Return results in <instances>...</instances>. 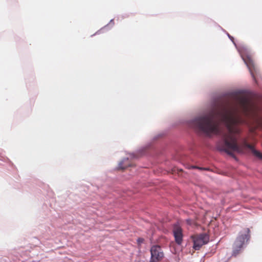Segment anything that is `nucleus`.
<instances>
[{
	"mask_svg": "<svg viewBox=\"0 0 262 262\" xmlns=\"http://www.w3.org/2000/svg\"><path fill=\"white\" fill-rule=\"evenodd\" d=\"M254 105L245 96L236 94L234 102L228 103L220 108H214L208 113L196 117L192 121L191 125L195 129L209 135L219 134L220 133L219 119L224 123L228 132L223 133L222 140L217 144V148L228 155L233 156L234 152L243 154L244 147L247 148V139L243 140L242 145L237 143L235 135L240 133L237 126L240 124L248 125L250 123L248 119L256 118Z\"/></svg>",
	"mask_w": 262,
	"mask_h": 262,
	"instance_id": "nucleus-1",
	"label": "nucleus"
},
{
	"mask_svg": "<svg viewBox=\"0 0 262 262\" xmlns=\"http://www.w3.org/2000/svg\"><path fill=\"white\" fill-rule=\"evenodd\" d=\"M250 237V229L249 228H245L240 232L233 245V255L235 256L239 253L245 241H247Z\"/></svg>",
	"mask_w": 262,
	"mask_h": 262,
	"instance_id": "nucleus-2",
	"label": "nucleus"
},
{
	"mask_svg": "<svg viewBox=\"0 0 262 262\" xmlns=\"http://www.w3.org/2000/svg\"><path fill=\"white\" fill-rule=\"evenodd\" d=\"M209 241V236L206 233L200 234L193 237V248L199 250L202 246L207 244Z\"/></svg>",
	"mask_w": 262,
	"mask_h": 262,
	"instance_id": "nucleus-3",
	"label": "nucleus"
},
{
	"mask_svg": "<svg viewBox=\"0 0 262 262\" xmlns=\"http://www.w3.org/2000/svg\"><path fill=\"white\" fill-rule=\"evenodd\" d=\"M150 253V262H159L162 260L164 256L162 249L159 246H153L151 248Z\"/></svg>",
	"mask_w": 262,
	"mask_h": 262,
	"instance_id": "nucleus-4",
	"label": "nucleus"
},
{
	"mask_svg": "<svg viewBox=\"0 0 262 262\" xmlns=\"http://www.w3.org/2000/svg\"><path fill=\"white\" fill-rule=\"evenodd\" d=\"M175 241L178 245H181L183 241V233L182 228L178 226H174L173 230Z\"/></svg>",
	"mask_w": 262,
	"mask_h": 262,
	"instance_id": "nucleus-5",
	"label": "nucleus"
},
{
	"mask_svg": "<svg viewBox=\"0 0 262 262\" xmlns=\"http://www.w3.org/2000/svg\"><path fill=\"white\" fill-rule=\"evenodd\" d=\"M244 61L246 65L247 66L250 72L253 77V78H255L253 72V69H254V65L253 60L250 58H247V59H244Z\"/></svg>",
	"mask_w": 262,
	"mask_h": 262,
	"instance_id": "nucleus-6",
	"label": "nucleus"
},
{
	"mask_svg": "<svg viewBox=\"0 0 262 262\" xmlns=\"http://www.w3.org/2000/svg\"><path fill=\"white\" fill-rule=\"evenodd\" d=\"M131 166L128 158L123 159L119 164L118 168L119 169H124L126 168Z\"/></svg>",
	"mask_w": 262,
	"mask_h": 262,
	"instance_id": "nucleus-7",
	"label": "nucleus"
},
{
	"mask_svg": "<svg viewBox=\"0 0 262 262\" xmlns=\"http://www.w3.org/2000/svg\"><path fill=\"white\" fill-rule=\"evenodd\" d=\"M253 154L256 157L258 158L259 159L262 160V153H261L260 152H259V151H258L256 150L255 151H254Z\"/></svg>",
	"mask_w": 262,
	"mask_h": 262,
	"instance_id": "nucleus-8",
	"label": "nucleus"
},
{
	"mask_svg": "<svg viewBox=\"0 0 262 262\" xmlns=\"http://www.w3.org/2000/svg\"><path fill=\"white\" fill-rule=\"evenodd\" d=\"M247 148L250 149L253 154L254 153V151L256 150L254 149L253 145L250 144L247 145Z\"/></svg>",
	"mask_w": 262,
	"mask_h": 262,
	"instance_id": "nucleus-9",
	"label": "nucleus"
},
{
	"mask_svg": "<svg viewBox=\"0 0 262 262\" xmlns=\"http://www.w3.org/2000/svg\"><path fill=\"white\" fill-rule=\"evenodd\" d=\"M137 241H138V243L140 244V243H143V241H144V239H143V238H139L138 239Z\"/></svg>",
	"mask_w": 262,
	"mask_h": 262,
	"instance_id": "nucleus-10",
	"label": "nucleus"
},
{
	"mask_svg": "<svg viewBox=\"0 0 262 262\" xmlns=\"http://www.w3.org/2000/svg\"><path fill=\"white\" fill-rule=\"evenodd\" d=\"M186 222L189 225H191L192 224V221L190 219L186 220Z\"/></svg>",
	"mask_w": 262,
	"mask_h": 262,
	"instance_id": "nucleus-11",
	"label": "nucleus"
},
{
	"mask_svg": "<svg viewBox=\"0 0 262 262\" xmlns=\"http://www.w3.org/2000/svg\"><path fill=\"white\" fill-rule=\"evenodd\" d=\"M197 168L200 169L208 170V168H200V167H197Z\"/></svg>",
	"mask_w": 262,
	"mask_h": 262,
	"instance_id": "nucleus-12",
	"label": "nucleus"
}]
</instances>
